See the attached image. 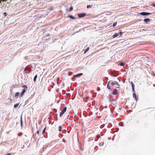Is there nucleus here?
I'll use <instances>...</instances> for the list:
<instances>
[{"label": "nucleus", "mask_w": 155, "mask_h": 155, "mask_svg": "<svg viewBox=\"0 0 155 155\" xmlns=\"http://www.w3.org/2000/svg\"><path fill=\"white\" fill-rule=\"evenodd\" d=\"M100 90V88L99 87H98L97 88V91H99Z\"/></svg>", "instance_id": "nucleus-25"}, {"label": "nucleus", "mask_w": 155, "mask_h": 155, "mask_svg": "<svg viewBox=\"0 0 155 155\" xmlns=\"http://www.w3.org/2000/svg\"><path fill=\"white\" fill-rule=\"evenodd\" d=\"M107 106H105L104 107H105V108H107Z\"/></svg>", "instance_id": "nucleus-38"}, {"label": "nucleus", "mask_w": 155, "mask_h": 155, "mask_svg": "<svg viewBox=\"0 0 155 155\" xmlns=\"http://www.w3.org/2000/svg\"><path fill=\"white\" fill-rule=\"evenodd\" d=\"M110 84L113 86H115L116 87L119 88V85L117 81H110Z\"/></svg>", "instance_id": "nucleus-1"}, {"label": "nucleus", "mask_w": 155, "mask_h": 155, "mask_svg": "<svg viewBox=\"0 0 155 155\" xmlns=\"http://www.w3.org/2000/svg\"><path fill=\"white\" fill-rule=\"evenodd\" d=\"M83 75V74L82 73H81L80 74H77L76 75H75L74 76V77H79L80 76H81Z\"/></svg>", "instance_id": "nucleus-6"}, {"label": "nucleus", "mask_w": 155, "mask_h": 155, "mask_svg": "<svg viewBox=\"0 0 155 155\" xmlns=\"http://www.w3.org/2000/svg\"><path fill=\"white\" fill-rule=\"evenodd\" d=\"M112 94L114 95H116L118 94V91L117 89H115L113 92Z\"/></svg>", "instance_id": "nucleus-4"}, {"label": "nucleus", "mask_w": 155, "mask_h": 155, "mask_svg": "<svg viewBox=\"0 0 155 155\" xmlns=\"http://www.w3.org/2000/svg\"><path fill=\"white\" fill-rule=\"evenodd\" d=\"M89 49V47H88L84 51V53H86L87 51Z\"/></svg>", "instance_id": "nucleus-14"}, {"label": "nucleus", "mask_w": 155, "mask_h": 155, "mask_svg": "<svg viewBox=\"0 0 155 155\" xmlns=\"http://www.w3.org/2000/svg\"><path fill=\"white\" fill-rule=\"evenodd\" d=\"M18 105H19V104H18L15 105L14 106V107L15 108H16L17 107H18Z\"/></svg>", "instance_id": "nucleus-22"}, {"label": "nucleus", "mask_w": 155, "mask_h": 155, "mask_svg": "<svg viewBox=\"0 0 155 155\" xmlns=\"http://www.w3.org/2000/svg\"><path fill=\"white\" fill-rule=\"evenodd\" d=\"M140 14L142 15H147L146 12H142L140 13Z\"/></svg>", "instance_id": "nucleus-11"}, {"label": "nucleus", "mask_w": 155, "mask_h": 155, "mask_svg": "<svg viewBox=\"0 0 155 155\" xmlns=\"http://www.w3.org/2000/svg\"><path fill=\"white\" fill-rule=\"evenodd\" d=\"M73 8L72 7H71L69 9V11H71L73 10Z\"/></svg>", "instance_id": "nucleus-18"}, {"label": "nucleus", "mask_w": 155, "mask_h": 155, "mask_svg": "<svg viewBox=\"0 0 155 155\" xmlns=\"http://www.w3.org/2000/svg\"><path fill=\"white\" fill-rule=\"evenodd\" d=\"M20 93L19 92H17L15 93V97H18Z\"/></svg>", "instance_id": "nucleus-12"}, {"label": "nucleus", "mask_w": 155, "mask_h": 155, "mask_svg": "<svg viewBox=\"0 0 155 155\" xmlns=\"http://www.w3.org/2000/svg\"><path fill=\"white\" fill-rule=\"evenodd\" d=\"M45 129H46V128H45L44 130H43V131L42 132V134H44V133H45Z\"/></svg>", "instance_id": "nucleus-20"}, {"label": "nucleus", "mask_w": 155, "mask_h": 155, "mask_svg": "<svg viewBox=\"0 0 155 155\" xmlns=\"http://www.w3.org/2000/svg\"><path fill=\"white\" fill-rule=\"evenodd\" d=\"M58 130L59 131H61L62 129V127L61 126H60L58 127Z\"/></svg>", "instance_id": "nucleus-17"}, {"label": "nucleus", "mask_w": 155, "mask_h": 155, "mask_svg": "<svg viewBox=\"0 0 155 155\" xmlns=\"http://www.w3.org/2000/svg\"><path fill=\"white\" fill-rule=\"evenodd\" d=\"M91 5H87V8H91Z\"/></svg>", "instance_id": "nucleus-27"}, {"label": "nucleus", "mask_w": 155, "mask_h": 155, "mask_svg": "<svg viewBox=\"0 0 155 155\" xmlns=\"http://www.w3.org/2000/svg\"><path fill=\"white\" fill-rule=\"evenodd\" d=\"M151 14V13L146 12V15H149Z\"/></svg>", "instance_id": "nucleus-26"}, {"label": "nucleus", "mask_w": 155, "mask_h": 155, "mask_svg": "<svg viewBox=\"0 0 155 155\" xmlns=\"http://www.w3.org/2000/svg\"><path fill=\"white\" fill-rule=\"evenodd\" d=\"M120 65V66H123L124 65V64L123 62H121Z\"/></svg>", "instance_id": "nucleus-23"}, {"label": "nucleus", "mask_w": 155, "mask_h": 155, "mask_svg": "<svg viewBox=\"0 0 155 155\" xmlns=\"http://www.w3.org/2000/svg\"><path fill=\"white\" fill-rule=\"evenodd\" d=\"M120 34V36H121L122 35V32L121 31H120L119 32V35Z\"/></svg>", "instance_id": "nucleus-28"}, {"label": "nucleus", "mask_w": 155, "mask_h": 155, "mask_svg": "<svg viewBox=\"0 0 155 155\" xmlns=\"http://www.w3.org/2000/svg\"><path fill=\"white\" fill-rule=\"evenodd\" d=\"M7 0H0V2H1V1H6Z\"/></svg>", "instance_id": "nucleus-34"}, {"label": "nucleus", "mask_w": 155, "mask_h": 155, "mask_svg": "<svg viewBox=\"0 0 155 155\" xmlns=\"http://www.w3.org/2000/svg\"><path fill=\"white\" fill-rule=\"evenodd\" d=\"M25 92V90L24 89L21 94L20 96L21 97H22L24 95V94Z\"/></svg>", "instance_id": "nucleus-8"}, {"label": "nucleus", "mask_w": 155, "mask_h": 155, "mask_svg": "<svg viewBox=\"0 0 155 155\" xmlns=\"http://www.w3.org/2000/svg\"><path fill=\"white\" fill-rule=\"evenodd\" d=\"M67 110V107H64L63 110L61 111V113L60 114L59 116L60 117H61L63 114H64L65 112Z\"/></svg>", "instance_id": "nucleus-2"}, {"label": "nucleus", "mask_w": 155, "mask_h": 155, "mask_svg": "<svg viewBox=\"0 0 155 155\" xmlns=\"http://www.w3.org/2000/svg\"><path fill=\"white\" fill-rule=\"evenodd\" d=\"M21 127H22V120L21 118Z\"/></svg>", "instance_id": "nucleus-24"}, {"label": "nucleus", "mask_w": 155, "mask_h": 155, "mask_svg": "<svg viewBox=\"0 0 155 155\" xmlns=\"http://www.w3.org/2000/svg\"><path fill=\"white\" fill-rule=\"evenodd\" d=\"M68 17L70 18H71L73 19H75V18L74 17H73V16H72V15H69Z\"/></svg>", "instance_id": "nucleus-9"}, {"label": "nucleus", "mask_w": 155, "mask_h": 155, "mask_svg": "<svg viewBox=\"0 0 155 155\" xmlns=\"http://www.w3.org/2000/svg\"><path fill=\"white\" fill-rule=\"evenodd\" d=\"M132 91L134 92H135L134 88H132Z\"/></svg>", "instance_id": "nucleus-32"}, {"label": "nucleus", "mask_w": 155, "mask_h": 155, "mask_svg": "<svg viewBox=\"0 0 155 155\" xmlns=\"http://www.w3.org/2000/svg\"><path fill=\"white\" fill-rule=\"evenodd\" d=\"M110 83V81L107 84V88L109 89H110V85H109V84Z\"/></svg>", "instance_id": "nucleus-15"}, {"label": "nucleus", "mask_w": 155, "mask_h": 155, "mask_svg": "<svg viewBox=\"0 0 155 155\" xmlns=\"http://www.w3.org/2000/svg\"><path fill=\"white\" fill-rule=\"evenodd\" d=\"M37 134L38 135L39 134V130H38V131L37 132Z\"/></svg>", "instance_id": "nucleus-33"}, {"label": "nucleus", "mask_w": 155, "mask_h": 155, "mask_svg": "<svg viewBox=\"0 0 155 155\" xmlns=\"http://www.w3.org/2000/svg\"><path fill=\"white\" fill-rule=\"evenodd\" d=\"M133 97L136 100V101L137 100V97L136 94L135 93H134L133 94Z\"/></svg>", "instance_id": "nucleus-7"}, {"label": "nucleus", "mask_w": 155, "mask_h": 155, "mask_svg": "<svg viewBox=\"0 0 155 155\" xmlns=\"http://www.w3.org/2000/svg\"><path fill=\"white\" fill-rule=\"evenodd\" d=\"M132 88H134V87H135L134 84H132Z\"/></svg>", "instance_id": "nucleus-30"}, {"label": "nucleus", "mask_w": 155, "mask_h": 155, "mask_svg": "<svg viewBox=\"0 0 155 155\" xmlns=\"http://www.w3.org/2000/svg\"><path fill=\"white\" fill-rule=\"evenodd\" d=\"M37 75H36L34 77V82H35L36 81V78H37Z\"/></svg>", "instance_id": "nucleus-16"}, {"label": "nucleus", "mask_w": 155, "mask_h": 155, "mask_svg": "<svg viewBox=\"0 0 155 155\" xmlns=\"http://www.w3.org/2000/svg\"><path fill=\"white\" fill-rule=\"evenodd\" d=\"M22 133L20 132L18 134V135L19 136H21L22 135Z\"/></svg>", "instance_id": "nucleus-21"}, {"label": "nucleus", "mask_w": 155, "mask_h": 155, "mask_svg": "<svg viewBox=\"0 0 155 155\" xmlns=\"http://www.w3.org/2000/svg\"><path fill=\"white\" fill-rule=\"evenodd\" d=\"M86 15L85 13H79L78 14V16L79 18L84 17Z\"/></svg>", "instance_id": "nucleus-3"}, {"label": "nucleus", "mask_w": 155, "mask_h": 155, "mask_svg": "<svg viewBox=\"0 0 155 155\" xmlns=\"http://www.w3.org/2000/svg\"><path fill=\"white\" fill-rule=\"evenodd\" d=\"M6 155H11V154L10 153H8Z\"/></svg>", "instance_id": "nucleus-37"}, {"label": "nucleus", "mask_w": 155, "mask_h": 155, "mask_svg": "<svg viewBox=\"0 0 155 155\" xmlns=\"http://www.w3.org/2000/svg\"><path fill=\"white\" fill-rule=\"evenodd\" d=\"M143 21L146 23L150 21V19L149 18H145L143 20Z\"/></svg>", "instance_id": "nucleus-5"}, {"label": "nucleus", "mask_w": 155, "mask_h": 155, "mask_svg": "<svg viewBox=\"0 0 155 155\" xmlns=\"http://www.w3.org/2000/svg\"><path fill=\"white\" fill-rule=\"evenodd\" d=\"M143 30L145 31V29H143Z\"/></svg>", "instance_id": "nucleus-39"}, {"label": "nucleus", "mask_w": 155, "mask_h": 155, "mask_svg": "<svg viewBox=\"0 0 155 155\" xmlns=\"http://www.w3.org/2000/svg\"><path fill=\"white\" fill-rule=\"evenodd\" d=\"M24 88V89H27V86L26 85H24L22 86Z\"/></svg>", "instance_id": "nucleus-13"}, {"label": "nucleus", "mask_w": 155, "mask_h": 155, "mask_svg": "<svg viewBox=\"0 0 155 155\" xmlns=\"http://www.w3.org/2000/svg\"><path fill=\"white\" fill-rule=\"evenodd\" d=\"M117 22H114L113 23V27L117 25Z\"/></svg>", "instance_id": "nucleus-19"}, {"label": "nucleus", "mask_w": 155, "mask_h": 155, "mask_svg": "<svg viewBox=\"0 0 155 155\" xmlns=\"http://www.w3.org/2000/svg\"><path fill=\"white\" fill-rule=\"evenodd\" d=\"M4 15H5V16H6V15H7V13H6V12H4Z\"/></svg>", "instance_id": "nucleus-31"}, {"label": "nucleus", "mask_w": 155, "mask_h": 155, "mask_svg": "<svg viewBox=\"0 0 155 155\" xmlns=\"http://www.w3.org/2000/svg\"><path fill=\"white\" fill-rule=\"evenodd\" d=\"M130 84H131V85H132V84H134V83L132 81L131 82Z\"/></svg>", "instance_id": "nucleus-36"}, {"label": "nucleus", "mask_w": 155, "mask_h": 155, "mask_svg": "<svg viewBox=\"0 0 155 155\" xmlns=\"http://www.w3.org/2000/svg\"><path fill=\"white\" fill-rule=\"evenodd\" d=\"M150 5L152 6L155 7V4H152Z\"/></svg>", "instance_id": "nucleus-29"}, {"label": "nucleus", "mask_w": 155, "mask_h": 155, "mask_svg": "<svg viewBox=\"0 0 155 155\" xmlns=\"http://www.w3.org/2000/svg\"><path fill=\"white\" fill-rule=\"evenodd\" d=\"M7 0H0V2H1V1H6Z\"/></svg>", "instance_id": "nucleus-35"}, {"label": "nucleus", "mask_w": 155, "mask_h": 155, "mask_svg": "<svg viewBox=\"0 0 155 155\" xmlns=\"http://www.w3.org/2000/svg\"><path fill=\"white\" fill-rule=\"evenodd\" d=\"M118 35H119V34L116 33L115 34H114V35H113V38H114L117 36H118Z\"/></svg>", "instance_id": "nucleus-10"}]
</instances>
